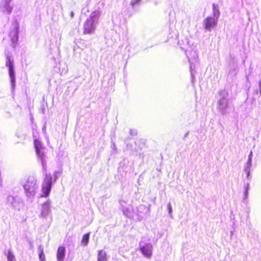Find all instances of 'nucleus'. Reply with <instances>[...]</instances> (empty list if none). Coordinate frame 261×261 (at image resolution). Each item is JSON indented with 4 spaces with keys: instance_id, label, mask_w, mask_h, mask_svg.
<instances>
[{
    "instance_id": "obj_9",
    "label": "nucleus",
    "mask_w": 261,
    "mask_h": 261,
    "mask_svg": "<svg viewBox=\"0 0 261 261\" xmlns=\"http://www.w3.org/2000/svg\"><path fill=\"white\" fill-rule=\"evenodd\" d=\"M90 232H88L83 235L82 239L81 240V244L84 246H86L88 245Z\"/></svg>"
},
{
    "instance_id": "obj_2",
    "label": "nucleus",
    "mask_w": 261,
    "mask_h": 261,
    "mask_svg": "<svg viewBox=\"0 0 261 261\" xmlns=\"http://www.w3.org/2000/svg\"><path fill=\"white\" fill-rule=\"evenodd\" d=\"M36 180L33 177L28 178L26 183L23 186L27 196L31 197L36 194L37 189Z\"/></svg>"
},
{
    "instance_id": "obj_10",
    "label": "nucleus",
    "mask_w": 261,
    "mask_h": 261,
    "mask_svg": "<svg viewBox=\"0 0 261 261\" xmlns=\"http://www.w3.org/2000/svg\"><path fill=\"white\" fill-rule=\"evenodd\" d=\"M38 251H39V259L40 261H45V257L43 249L42 246H39L38 247Z\"/></svg>"
},
{
    "instance_id": "obj_1",
    "label": "nucleus",
    "mask_w": 261,
    "mask_h": 261,
    "mask_svg": "<svg viewBox=\"0 0 261 261\" xmlns=\"http://www.w3.org/2000/svg\"><path fill=\"white\" fill-rule=\"evenodd\" d=\"M99 11H93L83 24V33L84 34H90L95 32L96 25L100 17Z\"/></svg>"
},
{
    "instance_id": "obj_18",
    "label": "nucleus",
    "mask_w": 261,
    "mask_h": 261,
    "mask_svg": "<svg viewBox=\"0 0 261 261\" xmlns=\"http://www.w3.org/2000/svg\"><path fill=\"white\" fill-rule=\"evenodd\" d=\"M17 30H18V28H16V34L17 35Z\"/></svg>"
},
{
    "instance_id": "obj_15",
    "label": "nucleus",
    "mask_w": 261,
    "mask_h": 261,
    "mask_svg": "<svg viewBox=\"0 0 261 261\" xmlns=\"http://www.w3.org/2000/svg\"><path fill=\"white\" fill-rule=\"evenodd\" d=\"M42 149H36V151L37 153V154L40 156L41 158V159H42L43 156H44V152L43 151H42L41 150Z\"/></svg>"
},
{
    "instance_id": "obj_12",
    "label": "nucleus",
    "mask_w": 261,
    "mask_h": 261,
    "mask_svg": "<svg viewBox=\"0 0 261 261\" xmlns=\"http://www.w3.org/2000/svg\"><path fill=\"white\" fill-rule=\"evenodd\" d=\"M7 259L8 261H15V256L10 250L8 252Z\"/></svg>"
},
{
    "instance_id": "obj_3",
    "label": "nucleus",
    "mask_w": 261,
    "mask_h": 261,
    "mask_svg": "<svg viewBox=\"0 0 261 261\" xmlns=\"http://www.w3.org/2000/svg\"><path fill=\"white\" fill-rule=\"evenodd\" d=\"M53 177L51 174H46L42 184V194L41 197H47L50 193L52 186Z\"/></svg>"
},
{
    "instance_id": "obj_14",
    "label": "nucleus",
    "mask_w": 261,
    "mask_h": 261,
    "mask_svg": "<svg viewBox=\"0 0 261 261\" xmlns=\"http://www.w3.org/2000/svg\"><path fill=\"white\" fill-rule=\"evenodd\" d=\"M219 104L220 106H224L225 107H226L227 105V100L225 98L223 97L219 100Z\"/></svg>"
},
{
    "instance_id": "obj_17",
    "label": "nucleus",
    "mask_w": 261,
    "mask_h": 261,
    "mask_svg": "<svg viewBox=\"0 0 261 261\" xmlns=\"http://www.w3.org/2000/svg\"><path fill=\"white\" fill-rule=\"evenodd\" d=\"M168 206L169 210L170 212L171 211V206L170 204H168Z\"/></svg>"
},
{
    "instance_id": "obj_8",
    "label": "nucleus",
    "mask_w": 261,
    "mask_h": 261,
    "mask_svg": "<svg viewBox=\"0 0 261 261\" xmlns=\"http://www.w3.org/2000/svg\"><path fill=\"white\" fill-rule=\"evenodd\" d=\"M107 257L106 252L102 250H100L98 251L97 254V261H107Z\"/></svg>"
},
{
    "instance_id": "obj_7",
    "label": "nucleus",
    "mask_w": 261,
    "mask_h": 261,
    "mask_svg": "<svg viewBox=\"0 0 261 261\" xmlns=\"http://www.w3.org/2000/svg\"><path fill=\"white\" fill-rule=\"evenodd\" d=\"M65 255V247L60 246L58 247L57 252V258L58 261H63Z\"/></svg>"
},
{
    "instance_id": "obj_6",
    "label": "nucleus",
    "mask_w": 261,
    "mask_h": 261,
    "mask_svg": "<svg viewBox=\"0 0 261 261\" xmlns=\"http://www.w3.org/2000/svg\"><path fill=\"white\" fill-rule=\"evenodd\" d=\"M140 250L141 253L148 258H150L152 254V246L151 244H145L140 246Z\"/></svg>"
},
{
    "instance_id": "obj_16",
    "label": "nucleus",
    "mask_w": 261,
    "mask_h": 261,
    "mask_svg": "<svg viewBox=\"0 0 261 261\" xmlns=\"http://www.w3.org/2000/svg\"><path fill=\"white\" fill-rule=\"evenodd\" d=\"M141 0H134L132 1L131 4L134 6L139 3Z\"/></svg>"
},
{
    "instance_id": "obj_4",
    "label": "nucleus",
    "mask_w": 261,
    "mask_h": 261,
    "mask_svg": "<svg viewBox=\"0 0 261 261\" xmlns=\"http://www.w3.org/2000/svg\"><path fill=\"white\" fill-rule=\"evenodd\" d=\"M6 66L8 68V73L11 79V83L13 87L15 85V77L14 70L13 61L10 56H7Z\"/></svg>"
},
{
    "instance_id": "obj_11",
    "label": "nucleus",
    "mask_w": 261,
    "mask_h": 261,
    "mask_svg": "<svg viewBox=\"0 0 261 261\" xmlns=\"http://www.w3.org/2000/svg\"><path fill=\"white\" fill-rule=\"evenodd\" d=\"M213 9L214 15L218 17L220 15V12L218 7L215 4H213Z\"/></svg>"
},
{
    "instance_id": "obj_5",
    "label": "nucleus",
    "mask_w": 261,
    "mask_h": 261,
    "mask_svg": "<svg viewBox=\"0 0 261 261\" xmlns=\"http://www.w3.org/2000/svg\"><path fill=\"white\" fill-rule=\"evenodd\" d=\"M217 23V20L214 17L208 16L206 17L203 22L204 28L208 31H211Z\"/></svg>"
},
{
    "instance_id": "obj_13",
    "label": "nucleus",
    "mask_w": 261,
    "mask_h": 261,
    "mask_svg": "<svg viewBox=\"0 0 261 261\" xmlns=\"http://www.w3.org/2000/svg\"><path fill=\"white\" fill-rule=\"evenodd\" d=\"M34 145L36 149H42V146L40 141L38 140H34Z\"/></svg>"
}]
</instances>
